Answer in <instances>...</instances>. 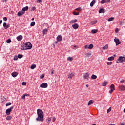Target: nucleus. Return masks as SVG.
<instances>
[{
	"mask_svg": "<svg viewBox=\"0 0 125 125\" xmlns=\"http://www.w3.org/2000/svg\"><path fill=\"white\" fill-rule=\"evenodd\" d=\"M37 116L36 118V121L37 122H42L44 121L43 117H44V114H43V111L41 109H37Z\"/></svg>",
	"mask_w": 125,
	"mask_h": 125,
	"instance_id": "nucleus-1",
	"label": "nucleus"
},
{
	"mask_svg": "<svg viewBox=\"0 0 125 125\" xmlns=\"http://www.w3.org/2000/svg\"><path fill=\"white\" fill-rule=\"evenodd\" d=\"M32 44L30 42H26L23 46V50H27L28 49H31Z\"/></svg>",
	"mask_w": 125,
	"mask_h": 125,
	"instance_id": "nucleus-2",
	"label": "nucleus"
},
{
	"mask_svg": "<svg viewBox=\"0 0 125 125\" xmlns=\"http://www.w3.org/2000/svg\"><path fill=\"white\" fill-rule=\"evenodd\" d=\"M123 62H125V57L120 56L116 61L117 64H120V63H123Z\"/></svg>",
	"mask_w": 125,
	"mask_h": 125,
	"instance_id": "nucleus-3",
	"label": "nucleus"
},
{
	"mask_svg": "<svg viewBox=\"0 0 125 125\" xmlns=\"http://www.w3.org/2000/svg\"><path fill=\"white\" fill-rule=\"evenodd\" d=\"M13 106H11L10 108L6 110L5 113L7 116H9V115H10V113H11V111L13 110Z\"/></svg>",
	"mask_w": 125,
	"mask_h": 125,
	"instance_id": "nucleus-4",
	"label": "nucleus"
},
{
	"mask_svg": "<svg viewBox=\"0 0 125 125\" xmlns=\"http://www.w3.org/2000/svg\"><path fill=\"white\" fill-rule=\"evenodd\" d=\"M48 86V85L46 83H44L40 85V87L42 88H46Z\"/></svg>",
	"mask_w": 125,
	"mask_h": 125,
	"instance_id": "nucleus-5",
	"label": "nucleus"
},
{
	"mask_svg": "<svg viewBox=\"0 0 125 125\" xmlns=\"http://www.w3.org/2000/svg\"><path fill=\"white\" fill-rule=\"evenodd\" d=\"M114 42H115L116 45H119V44H121V42H120V40L117 38V37L115 38Z\"/></svg>",
	"mask_w": 125,
	"mask_h": 125,
	"instance_id": "nucleus-6",
	"label": "nucleus"
},
{
	"mask_svg": "<svg viewBox=\"0 0 125 125\" xmlns=\"http://www.w3.org/2000/svg\"><path fill=\"white\" fill-rule=\"evenodd\" d=\"M83 77L85 80H88L89 79V74L88 73H85L83 74Z\"/></svg>",
	"mask_w": 125,
	"mask_h": 125,
	"instance_id": "nucleus-7",
	"label": "nucleus"
},
{
	"mask_svg": "<svg viewBox=\"0 0 125 125\" xmlns=\"http://www.w3.org/2000/svg\"><path fill=\"white\" fill-rule=\"evenodd\" d=\"M56 39L57 42H61V41H62V36H61V35H59L57 37Z\"/></svg>",
	"mask_w": 125,
	"mask_h": 125,
	"instance_id": "nucleus-8",
	"label": "nucleus"
},
{
	"mask_svg": "<svg viewBox=\"0 0 125 125\" xmlns=\"http://www.w3.org/2000/svg\"><path fill=\"white\" fill-rule=\"evenodd\" d=\"M72 28H73L74 30H77V29L79 28V24H78V23H74L72 25Z\"/></svg>",
	"mask_w": 125,
	"mask_h": 125,
	"instance_id": "nucleus-9",
	"label": "nucleus"
},
{
	"mask_svg": "<svg viewBox=\"0 0 125 125\" xmlns=\"http://www.w3.org/2000/svg\"><path fill=\"white\" fill-rule=\"evenodd\" d=\"M16 39L18 41H19V42H20V41H22L23 39V36L22 35H19L17 37Z\"/></svg>",
	"mask_w": 125,
	"mask_h": 125,
	"instance_id": "nucleus-10",
	"label": "nucleus"
},
{
	"mask_svg": "<svg viewBox=\"0 0 125 125\" xmlns=\"http://www.w3.org/2000/svg\"><path fill=\"white\" fill-rule=\"evenodd\" d=\"M11 75H12V77H13V78H16V77H17V76H18V72H14L11 73Z\"/></svg>",
	"mask_w": 125,
	"mask_h": 125,
	"instance_id": "nucleus-11",
	"label": "nucleus"
},
{
	"mask_svg": "<svg viewBox=\"0 0 125 125\" xmlns=\"http://www.w3.org/2000/svg\"><path fill=\"white\" fill-rule=\"evenodd\" d=\"M29 9V7L28 6L24 7L22 8V11L23 13H25V11H27Z\"/></svg>",
	"mask_w": 125,
	"mask_h": 125,
	"instance_id": "nucleus-12",
	"label": "nucleus"
},
{
	"mask_svg": "<svg viewBox=\"0 0 125 125\" xmlns=\"http://www.w3.org/2000/svg\"><path fill=\"white\" fill-rule=\"evenodd\" d=\"M74 76H75V74L73 73H71L68 75V79H73Z\"/></svg>",
	"mask_w": 125,
	"mask_h": 125,
	"instance_id": "nucleus-13",
	"label": "nucleus"
},
{
	"mask_svg": "<svg viewBox=\"0 0 125 125\" xmlns=\"http://www.w3.org/2000/svg\"><path fill=\"white\" fill-rule=\"evenodd\" d=\"M24 12H23V11H19L18 12V14H17V16H21V15H23V14H24Z\"/></svg>",
	"mask_w": 125,
	"mask_h": 125,
	"instance_id": "nucleus-14",
	"label": "nucleus"
},
{
	"mask_svg": "<svg viewBox=\"0 0 125 125\" xmlns=\"http://www.w3.org/2000/svg\"><path fill=\"white\" fill-rule=\"evenodd\" d=\"M96 23H97V20H94L91 22L90 25H95Z\"/></svg>",
	"mask_w": 125,
	"mask_h": 125,
	"instance_id": "nucleus-15",
	"label": "nucleus"
},
{
	"mask_svg": "<svg viewBox=\"0 0 125 125\" xmlns=\"http://www.w3.org/2000/svg\"><path fill=\"white\" fill-rule=\"evenodd\" d=\"M99 12L100 13H105V10H104L103 8H101L100 9Z\"/></svg>",
	"mask_w": 125,
	"mask_h": 125,
	"instance_id": "nucleus-16",
	"label": "nucleus"
},
{
	"mask_svg": "<svg viewBox=\"0 0 125 125\" xmlns=\"http://www.w3.org/2000/svg\"><path fill=\"white\" fill-rule=\"evenodd\" d=\"M119 89H120L121 90H122L123 91H124V90H125V86H124V85L119 86Z\"/></svg>",
	"mask_w": 125,
	"mask_h": 125,
	"instance_id": "nucleus-17",
	"label": "nucleus"
},
{
	"mask_svg": "<svg viewBox=\"0 0 125 125\" xmlns=\"http://www.w3.org/2000/svg\"><path fill=\"white\" fill-rule=\"evenodd\" d=\"M98 32V30L97 29H93L91 30V33L92 34H96Z\"/></svg>",
	"mask_w": 125,
	"mask_h": 125,
	"instance_id": "nucleus-18",
	"label": "nucleus"
},
{
	"mask_svg": "<svg viewBox=\"0 0 125 125\" xmlns=\"http://www.w3.org/2000/svg\"><path fill=\"white\" fill-rule=\"evenodd\" d=\"M114 20H115V18H114V17H111V18H109L108 19V22H111V21H114Z\"/></svg>",
	"mask_w": 125,
	"mask_h": 125,
	"instance_id": "nucleus-19",
	"label": "nucleus"
},
{
	"mask_svg": "<svg viewBox=\"0 0 125 125\" xmlns=\"http://www.w3.org/2000/svg\"><path fill=\"white\" fill-rule=\"evenodd\" d=\"M12 119V116H8L6 118V120L7 121H10V120H11Z\"/></svg>",
	"mask_w": 125,
	"mask_h": 125,
	"instance_id": "nucleus-20",
	"label": "nucleus"
},
{
	"mask_svg": "<svg viewBox=\"0 0 125 125\" xmlns=\"http://www.w3.org/2000/svg\"><path fill=\"white\" fill-rule=\"evenodd\" d=\"M114 59H115V58L113 56L108 58V61H112V60H114Z\"/></svg>",
	"mask_w": 125,
	"mask_h": 125,
	"instance_id": "nucleus-21",
	"label": "nucleus"
},
{
	"mask_svg": "<svg viewBox=\"0 0 125 125\" xmlns=\"http://www.w3.org/2000/svg\"><path fill=\"white\" fill-rule=\"evenodd\" d=\"M109 48V46H108V44H106L103 47V49L104 50H105V49H108Z\"/></svg>",
	"mask_w": 125,
	"mask_h": 125,
	"instance_id": "nucleus-22",
	"label": "nucleus"
},
{
	"mask_svg": "<svg viewBox=\"0 0 125 125\" xmlns=\"http://www.w3.org/2000/svg\"><path fill=\"white\" fill-rule=\"evenodd\" d=\"M97 76L94 74H93L91 76V79H92V80H95L97 79Z\"/></svg>",
	"mask_w": 125,
	"mask_h": 125,
	"instance_id": "nucleus-23",
	"label": "nucleus"
},
{
	"mask_svg": "<svg viewBox=\"0 0 125 125\" xmlns=\"http://www.w3.org/2000/svg\"><path fill=\"white\" fill-rule=\"evenodd\" d=\"M95 4V0H93L91 3H90V6L92 7L93 5Z\"/></svg>",
	"mask_w": 125,
	"mask_h": 125,
	"instance_id": "nucleus-24",
	"label": "nucleus"
},
{
	"mask_svg": "<svg viewBox=\"0 0 125 125\" xmlns=\"http://www.w3.org/2000/svg\"><path fill=\"white\" fill-rule=\"evenodd\" d=\"M93 103V101L92 100H90L88 103V106H90V105H92Z\"/></svg>",
	"mask_w": 125,
	"mask_h": 125,
	"instance_id": "nucleus-25",
	"label": "nucleus"
},
{
	"mask_svg": "<svg viewBox=\"0 0 125 125\" xmlns=\"http://www.w3.org/2000/svg\"><path fill=\"white\" fill-rule=\"evenodd\" d=\"M67 60L68 61H73V60H74V59H73V58L71 57H68L67 59Z\"/></svg>",
	"mask_w": 125,
	"mask_h": 125,
	"instance_id": "nucleus-26",
	"label": "nucleus"
},
{
	"mask_svg": "<svg viewBox=\"0 0 125 125\" xmlns=\"http://www.w3.org/2000/svg\"><path fill=\"white\" fill-rule=\"evenodd\" d=\"M77 22V19H74L73 20H71L70 23H72V24H75Z\"/></svg>",
	"mask_w": 125,
	"mask_h": 125,
	"instance_id": "nucleus-27",
	"label": "nucleus"
},
{
	"mask_svg": "<svg viewBox=\"0 0 125 125\" xmlns=\"http://www.w3.org/2000/svg\"><path fill=\"white\" fill-rule=\"evenodd\" d=\"M110 89L112 90H115V85L114 84H111V85L110 86Z\"/></svg>",
	"mask_w": 125,
	"mask_h": 125,
	"instance_id": "nucleus-28",
	"label": "nucleus"
},
{
	"mask_svg": "<svg viewBox=\"0 0 125 125\" xmlns=\"http://www.w3.org/2000/svg\"><path fill=\"white\" fill-rule=\"evenodd\" d=\"M92 48H93V44H90L88 46V49H92Z\"/></svg>",
	"mask_w": 125,
	"mask_h": 125,
	"instance_id": "nucleus-29",
	"label": "nucleus"
},
{
	"mask_svg": "<svg viewBox=\"0 0 125 125\" xmlns=\"http://www.w3.org/2000/svg\"><path fill=\"white\" fill-rule=\"evenodd\" d=\"M50 122H51V118H48L47 120V124H50Z\"/></svg>",
	"mask_w": 125,
	"mask_h": 125,
	"instance_id": "nucleus-30",
	"label": "nucleus"
},
{
	"mask_svg": "<svg viewBox=\"0 0 125 125\" xmlns=\"http://www.w3.org/2000/svg\"><path fill=\"white\" fill-rule=\"evenodd\" d=\"M30 68H31V69L33 70V69H35V68H36V64H32V65H31Z\"/></svg>",
	"mask_w": 125,
	"mask_h": 125,
	"instance_id": "nucleus-31",
	"label": "nucleus"
},
{
	"mask_svg": "<svg viewBox=\"0 0 125 125\" xmlns=\"http://www.w3.org/2000/svg\"><path fill=\"white\" fill-rule=\"evenodd\" d=\"M47 32V29H45L43 30V35H45L46 33Z\"/></svg>",
	"mask_w": 125,
	"mask_h": 125,
	"instance_id": "nucleus-32",
	"label": "nucleus"
},
{
	"mask_svg": "<svg viewBox=\"0 0 125 125\" xmlns=\"http://www.w3.org/2000/svg\"><path fill=\"white\" fill-rule=\"evenodd\" d=\"M107 82H103L102 84L103 86H106V85H107Z\"/></svg>",
	"mask_w": 125,
	"mask_h": 125,
	"instance_id": "nucleus-33",
	"label": "nucleus"
},
{
	"mask_svg": "<svg viewBox=\"0 0 125 125\" xmlns=\"http://www.w3.org/2000/svg\"><path fill=\"white\" fill-rule=\"evenodd\" d=\"M111 110H112V107H109V108L107 109V114H109V113H110V112H111Z\"/></svg>",
	"mask_w": 125,
	"mask_h": 125,
	"instance_id": "nucleus-34",
	"label": "nucleus"
},
{
	"mask_svg": "<svg viewBox=\"0 0 125 125\" xmlns=\"http://www.w3.org/2000/svg\"><path fill=\"white\" fill-rule=\"evenodd\" d=\"M7 43H10L11 42V39H8L6 40Z\"/></svg>",
	"mask_w": 125,
	"mask_h": 125,
	"instance_id": "nucleus-35",
	"label": "nucleus"
},
{
	"mask_svg": "<svg viewBox=\"0 0 125 125\" xmlns=\"http://www.w3.org/2000/svg\"><path fill=\"white\" fill-rule=\"evenodd\" d=\"M18 58H19L20 59H21V58H23V55L18 54Z\"/></svg>",
	"mask_w": 125,
	"mask_h": 125,
	"instance_id": "nucleus-36",
	"label": "nucleus"
},
{
	"mask_svg": "<svg viewBox=\"0 0 125 125\" xmlns=\"http://www.w3.org/2000/svg\"><path fill=\"white\" fill-rule=\"evenodd\" d=\"M36 23L34 21H33L31 23L30 26L31 27H33V26H35Z\"/></svg>",
	"mask_w": 125,
	"mask_h": 125,
	"instance_id": "nucleus-37",
	"label": "nucleus"
},
{
	"mask_svg": "<svg viewBox=\"0 0 125 125\" xmlns=\"http://www.w3.org/2000/svg\"><path fill=\"white\" fill-rule=\"evenodd\" d=\"M18 56L15 55L14 57V60H18Z\"/></svg>",
	"mask_w": 125,
	"mask_h": 125,
	"instance_id": "nucleus-38",
	"label": "nucleus"
},
{
	"mask_svg": "<svg viewBox=\"0 0 125 125\" xmlns=\"http://www.w3.org/2000/svg\"><path fill=\"white\" fill-rule=\"evenodd\" d=\"M11 104H12L10 102L7 103L6 104V107H7L8 106H10V105H11Z\"/></svg>",
	"mask_w": 125,
	"mask_h": 125,
	"instance_id": "nucleus-39",
	"label": "nucleus"
},
{
	"mask_svg": "<svg viewBox=\"0 0 125 125\" xmlns=\"http://www.w3.org/2000/svg\"><path fill=\"white\" fill-rule=\"evenodd\" d=\"M101 3L102 4H104V3H106V0H102L101 1Z\"/></svg>",
	"mask_w": 125,
	"mask_h": 125,
	"instance_id": "nucleus-40",
	"label": "nucleus"
},
{
	"mask_svg": "<svg viewBox=\"0 0 125 125\" xmlns=\"http://www.w3.org/2000/svg\"><path fill=\"white\" fill-rule=\"evenodd\" d=\"M91 55V53H88L86 54V57H89V56H90Z\"/></svg>",
	"mask_w": 125,
	"mask_h": 125,
	"instance_id": "nucleus-41",
	"label": "nucleus"
},
{
	"mask_svg": "<svg viewBox=\"0 0 125 125\" xmlns=\"http://www.w3.org/2000/svg\"><path fill=\"white\" fill-rule=\"evenodd\" d=\"M53 74H54V70L53 68H52L51 70V75H53Z\"/></svg>",
	"mask_w": 125,
	"mask_h": 125,
	"instance_id": "nucleus-42",
	"label": "nucleus"
},
{
	"mask_svg": "<svg viewBox=\"0 0 125 125\" xmlns=\"http://www.w3.org/2000/svg\"><path fill=\"white\" fill-rule=\"evenodd\" d=\"M73 14H74V15H79L80 14V13L74 12L73 13Z\"/></svg>",
	"mask_w": 125,
	"mask_h": 125,
	"instance_id": "nucleus-43",
	"label": "nucleus"
},
{
	"mask_svg": "<svg viewBox=\"0 0 125 125\" xmlns=\"http://www.w3.org/2000/svg\"><path fill=\"white\" fill-rule=\"evenodd\" d=\"M112 62H107V64L108 65V66H110L112 64Z\"/></svg>",
	"mask_w": 125,
	"mask_h": 125,
	"instance_id": "nucleus-44",
	"label": "nucleus"
},
{
	"mask_svg": "<svg viewBox=\"0 0 125 125\" xmlns=\"http://www.w3.org/2000/svg\"><path fill=\"white\" fill-rule=\"evenodd\" d=\"M27 84V83H26L25 82H23L22 83V85H26Z\"/></svg>",
	"mask_w": 125,
	"mask_h": 125,
	"instance_id": "nucleus-45",
	"label": "nucleus"
},
{
	"mask_svg": "<svg viewBox=\"0 0 125 125\" xmlns=\"http://www.w3.org/2000/svg\"><path fill=\"white\" fill-rule=\"evenodd\" d=\"M3 19L4 21H7V18H6V17H3Z\"/></svg>",
	"mask_w": 125,
	"mask_h": 125,
	"instance_id": "nucleus-46",
	"label": "nucleus"
},
{
	"mask_svg": "<svg viewBox=\"0 0 125 125\" xmlns=\"http://www.w3.org/2000/svg\"><path fill=\"white\" fill-rule=\"evenodd\" d=\"M115 33H118L119 32V29L118 28H116L115 30Z\"/></svg>",
	"mask_w": 125,
	"mask_h": 125,
	"instance_id": "nucleus-47",
	"label": "nucleus"
},
{
	"mask_svg": "<svg viewBox=\"0 0 125 125\" xmlns=\"http://www.w3.org/2000/svg\"><path fill=\"white\" fill-rule=\"evenodd\" d=\"M3 26L4 28H5V27H6V22H4L3 24Z\"/></svg>",
	"mask_w": 125,
	"mask_h": 125,
	"instance_id": "nucleus-48",
	"label": "nucleus"
},
{
	"mask_svg": "<svg viewBox=\"0 0 125 125\" xmlns=\"http://www.w3.org/2000/svg\"><path fill=\"white\" fill-rule=\"evenodd\" d=\"M44 78V75H42L40 76V79H43Z\"/></svg>",
	"mask_w": 125,
	"mask_h": 125,
	"instance_id": "nucleus-49",
	"label": "nucleus"
},
{
	"mask_svg": "<svg viewBox=\"0 0 125 125\" xmlns=\"http://www.w3.org/2000/svg\"><path fill=\"white\" fill-rule=\"evenodd\" d=\"M32 10H33V11H34V10H36V7H32Z\"/></svg>",
	"mask_w": 125,
	"mask_h": 125,
	"instance_id": "nucleus-50",
	"label": "nucleus"
},
{
	"mask_svg": "<svg viewBox=\"0 0 125 125\" xmlns=\"http://www.w3.org/2000/svg\"><path fill=\"white\" fill-rule=\"evenodd\" d=\"M113 91H114L113 90H111L110 89V90L109 91V93H110V94H112V93H113Z\"/></svg>",
	"mask_w": 125,
	"mask_h": 125,
	"instance_id": "nucleus-51",
	"label": "nucleus"
},
{
	"mask_svg": "<svg viewBox=\"0 0 125 125\" xmlns=\"http://www.w3.org/2000/svg\"><path fill=\"white\" fill-rule=\"evenodd\" d=\"M56 120V118L55 117H53L52 118V122H55Z\"/></svg>",
	"mask_w": 125,
	"mask_h": 125,
	"instance_id": "nucleus-52",
	"label": "nucleus"
},
{
	"mask_svg": "<svg viewBox=\"0 0 125 125\" xmlns=\"http://www.w3.org/2000/svg\"><path fill=\"white\" fill-rule=\"evenodd\" d=\"M25 95H22V96H21V99H25Z\"/></svg>",
	"mask_w": 125,
	"mask_h": 125,
	"instance_id": "nucleus-53",
	"label": "nucleus"
},
{
	"mask_svg": "<svg viewBox=\"0 0 125 125\" xmlns=\"http://www.w3.org/2000/svg\"><path fill=\"white\" fill-rule=\"evenodd\" d=\"M124 21H121V22H120V25H121V26L124 25Z\"/></svg>",
	"mask_w": 125,
	"mask_h": 125,
	"instance_id": "nucleus-54",
	"label": "nucleus"
},
{
	"mask_svg": "<svg viewBox=\"0 0 125 125\" xmlns=\"http://www.w3.org/2000/svg\"><path fill=\"white\" fill-rule=\"evenodd\" d=\"M37 2H38L39 3L42 2V0H37Z\"/></svg>",
	"mask_w": 125,
	"mask_h": 125,
	"instance_id": "nucleus-55",
	"label": "nucleus"
},
{
	"mask_svg": "<svg viewBox=\"0 0 125 125\" xmlns=\"http://www.w3.org/2000/svg\"><path fill=\"white\" fill-rule=\"evenodd\" d=\"M105 0V2H110L111 1V0Z\"/></svg>",
	"mask_w": 125,
	"mask_h": 125,
	"instance_id": "nucleus-56",
	"label": "nucleus"
},
{
	"mask_svg": "<svg viewBox=\"0 0 125 125\" xmlns=\"http://www.w3.org/2000/svg\"><path fill=\"white\" fill-rule=\"evenodd\" d=\"M84 47H85V49H88V45H85V46H84Z\"/></svg>",
	"mask_w": 125,
	"mask_h": 125,
	"instance_id": "nucleus-57",
	"label": "nucleus"
},
{
	"mask_svg": "<svg viewBox=\"0 0 125 125\" xmlns=\"http://www.w3.org/2000/svg\"><path fill=\"white\" fill-rule=\"evenodd\" d=\"M9 28V25H6V27H5V29H7V28Z\"/></svg>",
	"mask_w": 125,
	"mask_h": 125,
	"instance_id": "nucleus-58",
	"label": "nucleus"
},
{
	"mask_svg": "<svg viewBox=\"0 0 125 125\" xmlns=\"http://www.w3.org/2000/svg\"><path fill=\"white\" fill-rule=\"evenodd\" d=\"M76 10L81 11V10H82V9H81V8H78L76 9Z\"/></svg>",
	"mask_w": 125,
	"mask_h": 125,
	"instance_id": "nucleus-59",
	"label": "nucleus"
},
{
	"mask_svg": "<svg viewBox=\"0 0 125 125\" xmlns=\"http://www.w3.org/2000/svg\"><path fill=\"white\" fill-rule=\"evenodd\" d=\"M125 80H121V81H120V83H125Z\"/></svg>",
	"mask_w": 125,
	"mask_h": 125,
	"instance_id": "nucleus-60",
	"label": "nucleus"
},
{
	"mask_svg": "<svg viewBox=\"0 0 125 125\" xmlns=\"http://www.w3.org/2000/svg\"><path fill=\"white\" fill-rule=\"evenodd\" d=\"M8 0H2L3 2H7Z\"/></svg>",
	"mask_w": 125,
	"mask_h": 125,
	"instance_id": "nucleus-61",
	"label": "nucleus"
},
{
	"mask_svg": "<svg viewBox=\"0 0 125 125\" xmlns=\"http://www.w3.org/2000/svg\"><path fill=\"white\" fill-rule=\"evenodd\" d=\"M23 95H24V96H28L29 95V94H24Z\"/></svg>",
	"mask_w": 125,
	"mask_h": 125,
	"instance_id": "nucleus-62",
	"label": "nucleus"
},
{
	"mask_svg": "<svg viewBox=\"0 0 125 125\" xmlns=\"http://www.w3.org/2000/svg\"><path fill=\"white\" fill-rule=\"evenodd\" d=\"M120 125H125V123H121Z\"/></svg>",
	"mask_w": 125,
	"mask_h": 125,
	"instance_id": "nucleus-63",
	"label": "nucleus"
},
{
	"mask_svg": "<svg viewBox=\"0 0 125 125\" xmlns=\"http://www.w3.org/2000/svg\"><path fill=\"white\" fill-rule=\"evenodd\" d=\"M2 23V20L0 21V24H1Z\"/></svg>",
	"mask_w": 125,
	"mask_h": 125,
	"instance_id": "nucleus-64",
	"label": "nucleus"
}]
</instances>
